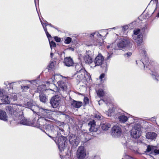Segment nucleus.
Here are the masks:
<instances>
[{
    "label": "nucleus",
    "mask_w": 159,
    "mask_h": 159,
    "mask_svg": "<svg viewBox=\"0 0 159 159\" xmlns=\"http://www.w3.org/2000/svg\"><path fill=\"white\" fill-rule=\"evenodd\" d=\"M88 125L90 127L89 133L85 134L86 137L85 139L87 141H88L93 138V137H96L99 134L97 133L99 129V127L98 125H96L95 122L93 120L90 121L88 124Z\"/></svg>",
    "instance_id": "nucleus-3"
},
{
    "label": "nucleus",
    "mask_w": 159,
    "mask_h": 159,
    "mask_svg": "<svg viewBox=\"0 0 159 159\" xmlns=\"http://www.w3.org/2000/svg\"><path fill=\"white\" fill-rule=\"evenodd\" d=\"M140 30L139 29H137L134 30L133 31L134 34L133 35H138L140 33Z\"/></svg>",
    "instance_id": "nucleus-41"
},
{
    "label": "nucleus",
    "mask_w": 159,
    "mask_h": 159,
    "mask_svg": "<svg viewBox=\"0 0 159 159\" xmlns=\"http://www.w3.org/2000/svg\"><path fill=\"white\" fill-rule=\"evenodd\" d=\"M54 79H55V76H54Z\"/></svg>",
    "instance_id": "nucleus-63"
},
{
    "label": "nucleus",
    "mask_w": 159,
    "mask_h": 159,
    "mask_svg": "<svg viewBox=\"0 0 159 159\" xmlns=\"http://www.w3.org/2000/svg\"><path fill=\"white\" fill-rule=\"evenodd\" d=\"M54 62H51L48 66V70H50L51 69H53L54 67Z\"/></svg>",
    "instance_id": "nucleus-39"
},
{
    "label": "nucleus",
    "mask_w": 159,
    "mask_h": 159,
    "mask_svg": "<svg viewBox=\"0 0 159 159\" xmlns=\"http://www.w3.org/2000/svg\"><path fill=\"white\" fill-rule=\"evenodd\" d=\"M101 101L100 100V101H98V104H99V105H100V102Z\"/></svg>",
    "instance_id": "nucleus-60"
},
{
    "label": "nucleus",
    "mask_w": 159,
    "mask_h": 159,
    "mask_svg": "<svg viewBox=\"0 0 159 159\" xmlns=\"http://www.w3.org/2000/svg\"><path fill=\"white\" fill-rule=\"evenodd\" d=\"M69 141L70 144L75 148L77 147L80 142L79 138L73 134L69 135Z\"/></svg>",
    "instance_id": "nucleus-9"
},
{
    "label": "nucleus",
    "mask_w": 159,
    "mask_h": 159,
    "mask_svg": "<svg viewBox=\"0 0 159 159\" xmlns=\"http://www.w3.org/2000/svg\"><path fill=\"white\" fill-rule=\"evenodd\" d=\"M52 82L53 83H54V80H53V78L52 79Z\"/></svg>",
    "instance_id": "nucleus-59"
},
{
    "label": "nucleus",
    "mask_w": 159,
    "mask_h": 159,
    "mask_svg": "<svg viewBox=\"0 0 159 159\" xmlns=\"http://www.w3.org/2000/svg\"><path fill=\"white\" fill-rule=\"evenodd\" d=\"M104 61V58L103 57L101 54H99L96 57L94 60V63L95 65L93 66L92 65L91 67H95L96 66H99L101 65Z\"/></svg>",
    "instance_id": "nucleus-13"
},
{
    "label": "nucleus",
    "mask_w": 159,
    "mask_h": 159,
    "mask_svg": "<svg viewBox=\"0 0 159 159\" xmlns=\"http://www.w3.org/2000/svg\"><path fill=\"white\" fill-rule=\"evenodd\" d=\"M94 117L99 120L102 119L103 118V116L99 113L95 114L94 115Z\"/></svg>",
    "instance_id": "nucleus-42"
},
{
    "label": "nucleus",
    "mask_w": 159,
    "mask_h": 159,
    "mask_svg": "<svg viewBox=\"0 0 159 159\" xmlns=\"http://www.w3.org/2000/svg\"><path fill=\"white\" fill-rule=\"evenodd\" d=\"M115 44L112 43V44H110V45L107 46V48L109 49V50L111 49V51L113 50V49L115 50H116L118 49L117 47H115Z\"/></svg>",
    "instance_id": "nucleus-35"
},
{
    "label": "nucleus",
    "mask_w": 159,
    "mask_h": 159,
    "mask_svg": "<svg viewBox=\"0 0 159 159\" xmlns=\"http://www.w3.org/2000/svg\"><path fill=\"white\" fill-rule=\"evenodd\" d=\"M121 27H122L123 30L125 31L128 28V27L127 25H125L123 27L121 26Z\"/></svg>",
    "instance_id": "nucleus-49"
},
{
    "label": "nucleus",
    "mask_w": 159,
    "mask_h": 159,
    "mask_svg": "<svg viewBox=\"0 0 159 159\" xmlns=\"http://www.w3.org/2000/svg\"><path fill=\"white\" fill-rule=\"evenodd\" d=\"M47 23H48V22H46V23H46L47 24V25H48L50 26L53 27V26L52 25H51V24H48Z\"/></svg>",
    "instance_id": "nucleus-54"
},
{
    "label": "nucleus",
    "mask_w": 159,
    "mask_h": 159,
    "mask_svg": "<svg viewBox=\"0 0 159 159\" xmlns=\"http://www.w3.org/2000/svg\"><path fill=\"white\" fill-rule=\"evenodd\" d=\"M100 126L102 130H107L111 127V125L110 123L106 122L105 123H101Z\"/></svg>",
    "instance_id": "nucleus-26"
},
{
    "label": "nucleus",
    "mask_w": 159,
    "mask_h": 159,
    "mask_svg": "<svg viewBox=\"0 0 159 159\" xmlns=\"http://www.w3.org/2000/svg\"><path fill=\"white\" fill-rule=\"evenodd\" d=\"M69 50L71 51H73L74 50V49L71 47L69 48L68 49Z\"/></svg>",
    "instance_id": "nucleus-53"
},
{
    "label": "nucleus",
    "mask_w": 159,
    "mask_h": 159,
    "mask_svg": "<svg viewBox=\"0 0 159 159\" xmlns=\"http://www.w3.org/2000/svg\"><path fill=\"white\" fill-rule=\"evenodd\" d=\"M39 1V0H34V2L35 3H36V2H38Z\"/></svg>",
    "instance_id": "nucleus-58"
},
{
    "label": "nucleus",
    "mask_w": 159,
    "mask_h": 159,
    "mask_svg": "<svg viewBox=\"0 0 159 159\" xmlns=\"http://www.w3.org/2000/svg\"><path fill=\"white\" fill-rule=\"evenodd\" d=\"M46 35L48 39L49 37H51V35L49 34H48Z\"/></svg>",
    "instance_id": "nucleus-55"
},
{
    "label": "nucleus",
    "mask_w": 159,
    "mask_h": 159,
    "mask_svg": "<svg viewBox=\"0 0 159 159\" xmlns=\"http://www.w3.org/2000/svg\"><path fill=\"white\" fill-rule=\"evenodd\" d=\"M54 39L55 41L57 42H59L61 41V39L60 38H58L57 37H55Z\"/></svg>",
    "instance_id": "nucleus-47"
},
{
    "label": "nucleus",
    "mask_w": 159,
    "mask_h": 159,
    "mask_svg": "<svg viewBox=\"0 0 159 159\" xmlns=\"http://www.w3.org/2000/svg\"><path fill=\"white\" fill-rule=\"evenodd\" d=\"M41 24L42 25H43V28L44 29V30L46 33V34H48V32L46 28V26H47V24L46 23H43L42 21H41Z\"/></svg>",
    "instance_id": "nucleus-38"
},
{
    "label": "nucleus",
    "mask_w": 159,
    "mask_h": 159,
    "mask_svg": "<svg viewBox=\"0 0 159 159\" xmlns=\"http://www.w3.org/2000/svg\"><path fill=\"white\" fill-rule=\"evenodd\" d=\"M158 16L159 17V13L158 14Z\"/></svg>",
    "instance_id": "nucleus-61"
},
{
    "label": "nucleus",
    "mask_w": 159,
    "mask_h": 159,
    "mask_svg": "<svg viewBox=\"0 0 159 159\" xmlns=\"http://www.w3.org/2000/svg\"><path fill=\"white\" fill-rule=\"evenodd\" d=\"M134 143L131 140L129 141L128 142H126L125 143H124L125 146H126V147L129 148L130 150H133L134 149L132 146V145Z\"/></svg>",
    "instance_id": "nucleus-29"
},
{
    "label": "nucleus",
    "mask_w": 159,
    "mask_h": 159,
    "mask_svg": "<svg viewBox=\"0 0 159 159\" xmlns=\"http://www.w3.org/2000/svg\"><path fill=\"white\" fill-rule=\"evenodd\" d=\"M82 102L73 100L71 102V106L74 108H79L82 105Z\"/></svg>",
    "instance_id": "nucleus-22"
},
{
    "label": "nucleus",
    "mask_w": 159,
    "mask_h": 159,
    "mask_svg": "<svg viewBox=\"0 0 159 159\" xmlns=\"http://www.w3.org/2000/svg\"><path fill=\"white\" fill-rule=\"evenodd\" d=\"M132 54V53L131 52H128L125 53L124 54V56L125 57H130Z\"/></svg>",
    "instance_id": "nucleus-44"
},
{
    "label": "nucleus",
    "mask_w": 159,
    "mask_h": 159,
    "mask_svg": "<svg viewBox=\"0 0 159 159\" xmlns=\"http://www.w3.org/2000/svg\"><path fill=\"white\" fill-rule=\"evenodd\" d=\"M101 37L95 38L93 40H92L91 43L89 46L92 45L101 46L103 42V39L101 38Z\"/></svg>",
    "instance_id": "nucleus-14"
},
{
    "label": "nucleus",
    "mask_w": 159,
    "mask_h": 159,
    "mask_svg": "<svg viewBox=\"0 0 159 159\" xmlns=\"http://www.w3.org/2000/svg\"><path fill=\"white\" fill-rule=\"evenodd\" d=\"M105 74L104 73L102 74L99 77V79L100 80L101 83H103L104 81Z\"/></svg>",
    "instance_id": "nucleus-36"
},
{
    "label": "nucleus",
    "mask_w": 159,
    "mask_h": 159,
    "mask_svg": "<svg viewBox=\"0 0 159 159\" xmlns=\"http://www.w3.org/2000/svg\"><path fill=\"white\" fill-rule=\"evenodd\" d=\"M157 135V134L155 132H150L146 133V137L147 139L151 140H152L156 138Z\"/></svg>",
    "instance_id": "nucleus-19"
},
{
    "label": "nucleus",
    "mask_w": 159,
    "mask_h": 159,
    "mask_svg": "<svg viewBox=\"0 0 159 159\" xmlns=\"http://www.w3.org/2000/svg\"><path fill=\"white\" fill-rule=\"evenodd\" d=\"M39 98L40 101L45 103L47 101V99L44 94H40L39 95Z\"/></svg>",
    "instance_id": "nucleus-32"
},
{
    "label": "nucleus",
    "mask_w": 159,
    "mask_h": 159,
    "mask_svg": "<svg viewBox=\"0 0 159 159\" xmlns=\"http://www.w3.org/2000/svg\"><path fill=\"white\" fill-rule=\"evenodd\" d=\"M121 129L120 126H114L111 129V134L114 137L120 136L121 134Z\"/></svg>",
    "instance_id": "nucleus-10"
},
{
    "label": "nucleus",
    "mask_w": 159,
    "mask_h": 159,
    "mask_svg": "<svg viewBox=\"0 0 159 159\" xmlns=\"http://www.w3.org/2000/svg\"><path fill=\"white\" fill-rule=\"evenodd\" d=\"M13 90L12 92L11 93H9L8 94V95H10V100L11 99L13 101L16 100L17 99V93H13Z\"/></svg>",
    "instance_id": "nucleus-30"
},
{
    "label": "nucleus",
    "mask_w": 159,
    "mask_h": 159,
    "mask_svg": "<svg viewBox=\"0 0 159 159\" xmlns=\"http://www.w3.org/2000/svg\"><path fill=\"white\" fill-rule=\"evenodd\" d=\"M147 25H145L142 28V31L143 32H144L146 29H147Z\"/></svg>",
    "instance_id": "nucleus-50"
},
{
    "label": "nucleus",
    "mask_w": 159,
    "mask_h": 159,
    "mask_svg": "<svg viewBox=\"0 0 159 159\" xmlns=\"http://www.w3.org/2000/svg\"><path fill=\"white\" fill-rule=\"evenodd\" d=\"M76 156L79 159H83L85 157L86 153L83 146H80L79 147L77 152Z\"/></svg>",
    "instance_id": "nucleus-12"
},
{
    "label": "nucleus",
    "mask_w": 159,
    "mask_h": 159,
    "mask_svg": "<svg viewBox=\"0 0 159 159\" xmlns=\"http://www.w3.org/2000/svg\"><path fill=\"white\" fill-rule=\"evenodd\" d=\"M132 38L138 44H140L143 42V35L142 34H140L138 35H132Z\"/></svg>",
    "instance_id": "nucleus-15"
},
{
    "label": "nucleus",
    "mask_w": 159,
    "mask_h": 159,
    "mask_svg": "<svg viewBox=\"0 0 159 159\" xmlns=\"http://www.w3.org/2000/svg\"><path fill=\"white\" fill-rule=\"evenodd\" d=\"M33 80H31V81H26V83L27 82H30V83L29 84H27L26 85H23L21 86V89H22V91L24 92H26L29 89H31V86L32 85V84L31 83L32 81H33Z\"/></svg>",
    "instance_id": "nucleus-21"
},
{
    "label": "nucleus",
    "mask_w": 159,
    "mask_h": 159,
    "mask_svg": "<svg viewBox=\"0 0 159 159\" xmlns=\"http://www.w3.org/2000/svg\"><path fill=\"white\" fill-rule=\"evenodd\" d=\"M76 73L74 75H77L76 79L80 81L82 80L85 75V70L80 63H77L75 66Z\"/></svg>",
    "instance_id": "nucleus-5"
},
{
    "label": "nucleus",
    "mask_w": 159,
    "mask_h": 159,
    "mask_svg": "<svg viewBox=\"0 0 159 159\" xmlns=\"http://www.w3.org/2000/svg\"><path fill=\"white\" fill-rule=\"evenodd\" d=\"M156 118L155 117H152L151 119V120L152 121V122L156 121Z\"/></svg>",
    "instance_id": "nucleus-52"
},
{
    "label": "nucleus",
    "mask_w": 159,
    "mask_h": 159,
    "mask_svg": "<svg viewBox=\"0 0 159 159\" xmlns=\"http://www.w3.org/2000/svg\"><path fill=\"white\" fill-rule=\"evenodd\" d=\"M153 152L155 154H159V149H156L155 148Z\"/></svg>",
    "instance_id": "nucleus-48"
},
{
    "label": "nucleus",
    "mask_w": 159,
    "mask_h": 159,
    "mask_svg": "<svg viewBox=\"0 0 159 159\" xmlns=\"http://www.w3.org/2000/svg\"><path fill=\"white\" fill-rule=\"evenodd\" d=\"M16 84L15 82H12L8 83L7 85L6 86L4 90L0 88V98H1L6 94L11 93L12 92V86Z\"/></svg>",
    "instance_id": "nucleus-8"
},
{
    "label": "nucleus",
    "mask_w": 159,
    "mask_h": 159,
    "mask_svg": "<svg viewBox=\"0 0 159 159\" xmlns=\"http://www.w3.org/2000/svg\"><path fill=\"white\" fill-rule=\"evenodd\" d=\"M102 100L108 106L109 105L110 106H111V107L108 110V111H105V113L108 116H111L112 115V114L114 111V107H113L111 103H107L106 102L104 101L103 100Z\"/></svg>",
    "instance_id": "nucleus-17"
},
{
    "label": "nucleus",
    "mask_w": 159,
    "mask_h": 159,
    "mask_svg": "<svg viewBox=\"0 0 159 159\" xmlns=\"http://www.w3.org/2000/svg\"><path fill=\"white\" fill-rule=\"evenodd\" d=\"M35 104H36L35 102L32 100L25 103L24 105L26 107L29 108L31 109H32V108H33V106Z\"/></svg>",
    "instance_id": "nucleus-25"
},
{
    "label": "nucleus",
    "mask_w": 159,
    "mask_h": 159,
    "mask_svg": "<svg viewBox=\"0 0 159 159\" xmlns=\"http://www.w3.org/2000/svg\"><path fill=\"white\" fill-rule=\"evenodd\" d=\"M89 36L91 39V40H93V39L95 38H99L100 37L102 36L101 34H100L99 33L96 32L90 34Z\"/></svg>",
    "instance_id": "nucleus-28"
},
{
    "label": "nucleus",
    "mask_w": 159,
    "mask_h": 159,
    "mask_svg": "<svg viewBox=\"0 0 159 159\" xmlns=\"http://www.w3.org/2000/svg\"><path fill=\"white\" fill-rule=\"evenodd\" d=\"M141 53L143 55V56L144 58L142 60V61L140 60H138L136 61L137 64H139V66L141 67L143 66L144 68L147 67L149 65V61L148 58L146 56L147 53L145 48H143L141 51H140Z\"/></svg>",
    "instance_id": "nucleus-6"
},
{
    "label": "nucleus",
    "mask_w": 159,
    "mask_h": 159,
    "mask_svg": "<svg viewBox=\"0 0 159 159\" xmlns=\"http://www.w3.org/2000/svg\"><path fill=\"white\" fill-rule=\"evenodd\" d=\"M117 48L120 49L127 48L130 49L132 48V44L129 40L125 39H121L117 43Z\"/></svg>",
    "instance_id": "nucleus-7"
},
{
    "label": "nucleus",
    "mask_w": 159,
    "mask_h": 159,
    "mask_svg": "<svg viewBox=\"0 0 159 159\" xmlns=\"http://www.w3.org/2000/svg\"><path fill=\"white\" fill-rule=\"evenodd\" d=\"M84 102L85 104H87L89 103V99L87 97H84Z\"/></svg>",
    "instance_id": "nucleus-45"
},
{
    "label": "nucleus",
    "mask_w": 159,
    "mask_h": 159,
    "mask_svg": "<svg viewBox=\"0 0 159 159\" xmlns=\"http://www.w3.org/2000/svg\"><path fill=\"white\" fill-rule=\"evenodd\" d=\"M121 27H119L118 26L117 27H115L109 29L108 30H110V29H114V30H117L120 29Z\"/></svg>",
    "instance_id": "nucleus-51"
},
{
    "label": "nucleus",
    "mask_w": 159,
    "mask_h": 159,
    "mask_svg": "<svg viewBox=\"0 0 159 159\" xmlns=\"http://www.w3.org/2000/svg\"><path fill=\"white\" fill-rule=\"evenodd\" d=\"M83 58L86 64L90 65L92 63L93 60L92 58L89 56L87 52L84 55Z\"/></svg>",
    "instance_id": "nucleus-18"
},
{
    "label": "nucleus",
    "mask_w": 159,
    "mask_h": 159,
    "mask_svg": "<svg viewBox=\"0 0 159 159\" xmlns=\"http://www.w3.org/2000/svg\"><path fill=\"white\" fill-rule=\"evenodd\" d=\"M7 94H6L1 98L2 102L3 104H9L10 102V98H8Z\"/></svg>",
    "instance_id": "nucleus-24"
},
{
    "label": "nucleus",
    "mask_w": 159,
    "mask_h": 159,
    "mask_svg": "<svg viewBox=\"0 0 159 159\" xmlns=\"http://www.w3.org/2000/svg\"><path fill=\"white\" fill-rule=\"evenodd\" d=\"M64 63L66 66H71L74 64L73 61L70 57H66L64 58Z\"/></svg>",
    "instance_id": "nucleus-20"
},
{
    "label": "nucleus",
    "mask_w": 159,
    "mask_h": 159,
    "mask_svg": "<svg viewBox=\"0 0 159 159\" xmlns=\"http://www.w3.org/2000/svg\"><path fill=\"white\" fill-rule=\"evenodd\" d=\"M31 110L34 112L40 113L42 116L39 118L36 125L37 127L42 130L45 129L47 131H49L50 135L46 133L55 141L57 139H57L58 137L57 142H56L57 143L60 150L61 151H64L67 143L66 138L62 136L64 134V130L56 125H53L51 124H47V122L50 121L49 119H50L49 113L51 111L40 108L36 104L34 105L33 108Z\"/></svg>",
    "instance_id": "nucleus-1"
},
{
    "label": "nucleus",
    "mask_w": 159,
    "mask_h": 159,
    "mask_svg": "<svg viewBox=\"0 0 159 159\" xmlns=\"http://www.w3.org/2000/svg\"><path fill=\"white\" fill-rule=\"evenodd\" d=\"M113 55V51H111V49H110L109 51V52L108 53L107 56V60H108L110 59Z\"/></svg>",
    "instance_id": "nucleus-37"
},
{
    "label": "nucleus",
    "mask_w": 159,
    "mask_h": 159,
    "mask_svg": "<svg viewBox=\"0 0 159 159\" xmlns=\"http://www.w3.org/2000/svg\"><path fill=\"white\" fill-rule=\"evenodd\" d=\"M118 119L120 122L124 123L127 121L128 118L126 116L122 115L118 116Z\"/></svg>",
    "instance_id": "nucleus-27"
},
{
    "label": "nucleus",
    "mask_w": 159,
    "mask_h": 159,
    "mask_svg": "<svg viewBox=\"0 0 159 159\" xmlns=\"http://www.w3.org/2000/svg\"><path fill=\"white\" fill-rule=\"evenodd\" d=\"M2 109V105L0 104V119L4 121L7 120V117L6 112L4 111L1 110Z\"/></svg>",
    "instance_id": "nucleus-16"
},
{
    "label": "nucleus",
    "mask_w": 159,
    "mask_h": 159,
    "mask_svg": "<svg viewBox=\"0 0 159 159\" xmlns=\"http://www.w3.org/2000/svg\"><path fill=\"white\" fill-rule=\"evenodd\" d=\"M53 85L55 87V88L53 89V90H52L51 89H48V90H51V91H53L54 92H57L58 90V88L57 87L55 86V85H54V84H53Z\"/></svg>",
    "instance_id": "nucleus-46"
},
{
    "label": "nucleus",
    "mask_w": 159,
    "mask_h": 159,
    "mask_svg": "<svg viewBox=\"0 0 159 159\" xmlns=\"http://www.w3.org/2000/svg\"><path fill=\"white\" fill-rule=\"evenodd\" d=\"M107 34H108V32L107 33V34H106V35H107Z\"/></svg>",
    "instance_id": "nucleus-62"
},
{
    "label": "nucleus",
    "mask_w": 159,
    "mask_h": 159,
    "mask_svg": "<svg viewBox=\"0 0 159 159\" xmlns=\"http://www.w3.org/2000/svg\"><path fill=\"white\" fill-rule=\"evenodd\" d=\"M60 98L57 95L52 98L50 100V103L52 107L54 108L57 107L60 103Z\"/></svg>",
    "instance_id": "nucleus-11"
},
{
    "label": "nucleus",
    "mask_w": 159,
    "mask_h": 159,
    "mask_svg": "<svg viewBox=\"0 0 159 159\" xmlns=\"http://www.w3.org/2000/svg\"><path fill=\"white\" fill-rule=\"evenodd\" d=\"M43 131H44V132H45V131H44V130H43Z\"/></svg>",
    "instance_id": "nucleus-64"
},
{
    "label": "nucleus",
    "mask_w": 159,
    "mask_h": 159,
    "mask_svg": "<svg viewBox=\"0 0 159 159\" xmlns=\"http://www.w3.org/2000/svg\"><path fill=\"white\" fill-rule=\"evenodd\" d=\"M102 32H103V33H106V30H102ZM100 33H101V32H100Z\"/></svg>",
    "instance_id": "nucleus-56"
},
{
    "label": "nucleus",
    "mask_w": 159,
    "mask_h": 159,
    "mask_svg": "<svg viewBox=\"0 0 159 159\" xmlns=\"http://www.w3.org/2000/svg\"><path fill=\"white\" fill-rule=\"evenodd\" d=\"M58 85L62 90L66 91L67 89V84L66 82L60 80L57 82Z\"/></svg>",
    "instance_id": "nucleus-23"
},
{
    "label": "nucleus",
    "mask_w": 159,
    "mask_h": 159,
    "mask_svg": "<svg viewBox=\"0 0 159 159\" xmlns=\"http://www.w3.org/2000/svg\"><path fill=\"white\" fill-rule=\"evenodd\" d=\"M97 94L99 97H103L104 96L105 92L102 89H99L97 91Z\"/></svg>",
    "instance_id": "nucleus-33"
},
{
    "label": "nucleus",
    "mask_w": 159,
    "mask_h": 159,
    "mask_svg": "<svg viewBox=\"0 0 159 159\" xmlns=\"http://www.w3.org/2000/svg\"><path fill=\"white\" fill-rule=\"evenodd\" d=\"M6 110L11 115L15 120H16L18 123L24 125H28L29 124L27 120L23 116V112L20 109V110L18 106L14 104L12 107L11 106H7Z\"/></svg>",
    "instance_id": "nucleus-2"
},
{
    "label": "nucleus",
    "mask_w": 159,
    "mask_h": 159,
    "mask_svg": "<svg viewBox=\"0 0 159 159\" xmlns=\"http://www.w3.org/2000/svg\"><path fill=\"white\" fill-rule=\"evenodd\" d=\"M133 123H129L130 125L134 124V127L131 131V136L134 139L139 138L141 135V126L139 119L137 118L134 119Z\"/></svg>",
    "instance_id": "nucleus-4"
},
{
    "label": "nucleus",
    "mask_w": 159,
    "mask_h": 159,
    "mask_svg": "<svg viewBox=\"0 0 159 159\" xmlns=\"http://www.w3.org/2000/svg\"><path fill=\"white\" fill-rule=\"evenodd\" d=\"M150 74L153 79H155L157 81L158 80L159 75L157 72L152 71Z\"/></svg>",
    "instance_id": "nucleus-31"
},
{
    "label": "nucleus",
    "mask_w": 159,
    "mask_h": 159,
    "mask_svg": "<svg viewBox=\"0 0 159 159\" xmlns=\"http://www.w3.org/2000/svg\"><path fill=\"white\" fill-rule=\"evenodd\" d=\"M49 44L50 48L51 49L52 48V47H55L56 46V43L54 42L53 41H52L51 42L49 40Z\"/></svg>",
    "instance_id": "nucleus-43"
},
{
    "label": "nucleus",
    "mask_w": 159,
    "mask_h": 159,
    "mask_svg": "<svg viewBox=\"0 0 159 159\" xmlns=\"http://www.w3.org/2000/svg\"><path fill=\"white\" fill-rule=\"evenodd\" d=\"M156 148V147L149 145L147 146V148L146 150V152H149L152 150L154 151L155 148Z\"/></svg>",
    "instance_id": "nucleus-34"
},
{
    "label": "nucleus",
    "mask_w": 159,
    "mask_h": 159,
    "mask_svg": "<svg viewBox=\"0 0 159 159\" xmlns=\"http://www.w3.org/2000/svg\"><path fill=\"white\" fill-rule=\"evenodd\" d=\"M71 40L72 39L70 37H67L65 39L64 41V43L66 44H68L71 42Z\"/></svg>",
    "instance_id": "nucleus-40"
},
{
    "label": "nucleus",
    "mask_w": 159,
    "mask_h": 159,
    "mask_svg": "<svg viewBox=\"0 0 159 159\" xmlns=\"http://www.w3.org/2000/svg\"><path fill=\"white\" fill-rule=\"evenodd\" d=\"M53 53H52V52L51 53V57L52 58V56L53 55Z\"/></svg>",
    "instance_id": "nucleus-57"
}]
</instances>
